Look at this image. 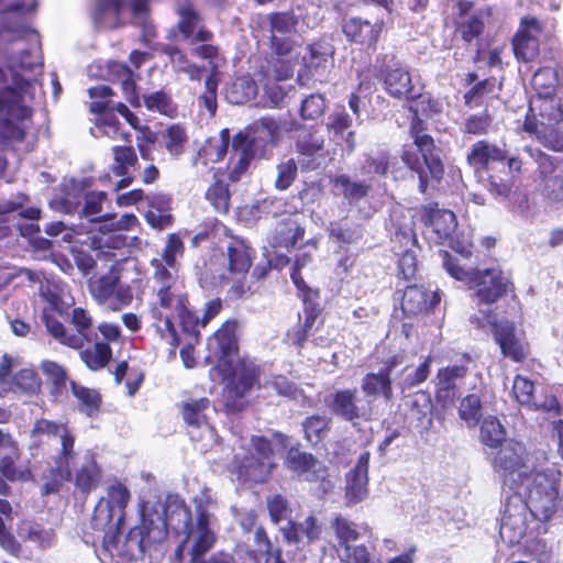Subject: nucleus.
<instances>
[{"instance_id":"48","label":"nucleus","mask_w":563,"mask_h":563,"mask_svg":"<svg viewBox=\"0 0 563 563\" xmlns=\"http://www.w3.org/2000/svg\"><path fill=\"white\" fill-rule=\"evenodd\" d=\"M539 117L540 124L547 128H553L563 122V104L561 99L553 95L539 98Z\"/></svg>"},{"instance_id":"44","label":"nucleus","mask_w":563,"mask_h":563,"mask_svg":"<svg viewBox=\"0 0 563 563\" xmlns=\"http://www.w3.org/2000/svg\"><path fill=\"white\" fill-rule=\"evenodd\" d=\"M428 291L418 285H409L401 297V310L406 317L428 313Z\"/></svg>"},{"instance_id":"35","label":"nucleus","mask_w":563,"mask_h":563,"mask_svg":"<svg viewBox=\"0 0 563 563\" xmlns=\"http://www.w3.org/2000/svg\"><path fill=\"white\" fill-rule=\"evenodd\" d=\"M40 368L45 376L52 400L60 402L65 398L71 380L66 367L55 361L43 360L40 363Z\"/></svg>"},{"instance_id":"15","label":"nucleus","mask_w":563,"mask_h":563,"mask_svg":"<svg viewBox=\"0 0 563 563\" xmlns=\"http://www.w3.org/2000/svg\"><path fill=\"white\" fill-rule=\"evenodd\" d=\"M485 316L501 355L515 363L525 362L530 354V344L525 339V333L518 331L516 323L509 319L497 320L490 311L486 312Z\"/></svg>"},{"instance_id":"49","label":"nucleus","mask_w":563,"mask_h":563,"mask_svg":"<svg viewBox=\"0 0 563 563\" xmlns=\"http://www.w3.org/2000/svg\"><path fill=\"white\" fill-rule=\"evenodd\" d=\"M479 440L494 451L508 439L506 438V429L500 421L496 417H488L481 424Z\"/></svg>"},{"instance_id":"19","label":"nucleus","mask_w":563,"mask_h":563,"mask_svg":"<svg viewBox=\"0 0 563 563\" xmlns=\"http://www.w3.org/2000/svg\"><path fill=\"white\" fill-rule=\"evenodd\" d=\"M543 24L536 16L526 15L520 19L519 27L512 36L511 46L518 62L531 63L540 54L539 36L543 33Z\"/></svg>"},{"instance_id":"50","label":"nucleus","mask_w":563,"mask_h":563,"mask_svg":"<svg viewBox=\"0 0 563 563\" xmlns=\"http://www.w3.org/2000/svg\"><path fill=\"white\" fill-rule=\"evenodd\" d=\"M131 494L128 487L120 481H114L107 488V498H104L108 506L118 511V522H124L125 508L130 503Z\"/></svg>"},{"instance_id":"2","label":"nucleus","mask_w":563,"mask_h":563,"mask_svg":"<svg viewBox=\"0 0 563 563\" xmlns=\"http://www.w3.org/2000/svg\"><path fill=\"white\" fill-rule=\"evenodd\" d=\"M466 162L475 174L486 175L487 189L497 198L510 195L523 166L519 156H510L506 148L487 140H478L471 146Z\"/></svg>"},{"instance_id":"53","label":"nucleus","mask_w":563,"mask_h":563,"mask_svg":"<svg viewBox=\"0 0 563 563\" xmlns=\"http://www.w3.org/2000/svg\"><path fill=\"white\" fill-rule=\"evenodd\" d=\"M218 86L219 77L217 66L213 65L205 80V91L198 97L199 107L205 108L210 117H214L218 110Z\"/></svg>"},{"instance_id":"22","label":"nucleus","mask_w":563,"mask_h":563,"mask_svg":"<svg viewBox=\"0 0 563 563\" xmlns=\"http://www.w3.org/2000/svg\"><path fill=\"white\" fill-rule=\"evenodd\" d=\"M333 48L324 42H313L307 46L302 66L298 73L299 80L324 81L333 66Z\"/></svg>"},{"instance_id":"33","label":"nucleus","mask_w":563,"mask_h":563,"mask_svg":"<svg viewBox=\"0 0 563 563\" xmlns=\"http://www.w3.org/2000/svg\"><path fill=\"white\" fill-rule=\"evenodd\" d=\"M231 141V134L228 128L222 129L218 137H208L199 147L194 158V165L207 167L209 164L221 162L228 154Z\"/></svg>"},{"instance_id":"23","label":"nucleus","mask_w":563,"mask_h":563,"mask_svg":"<svg viewBox=\"0 0 563 563\" xmlns=\"http://www.w3.org/2000/svg\"><path fill=\"white\" fill-rule=\"evenodd\" d=\"M324 402L332 415L353 424L369 419V410L360 405L356 388L336 389L324 399Z\"/></svg>"},{"instance_id":"24","label":"nucleus","mask_w":563,"mask_h":563,"mask_svg":"<svg viewBox=\"0 0 563 563\" xmlns=\"http://www.w3.org/2000/svg\"><path fill=\"white\" fill-rule=\"evenodd\" d=\"M377 77L383 81L384 89L390 97L408 101L416 98L411 75L398 62L382 64L378 68Z\"/></svg>"},{"instance_id":"32","label":"nucleus","mask_w":563,"mask_h":563,"mask_svg":"<svg viewBox=\"0 0 563 563\" xmlns=\"http://www.w3.org/2000/svg\"><path fill=\"white\" fill-rule=\"evenodd\" d=\"M111 151L113 154L111 172L114 176L121 178L114 187V190L119 191L129 187L134 181V177L130 174V168L137 165L139 158L132 145H115Z\"/></svg>"},{"instance_id":"40","label":"nucleus","mask_w":563,"mask_h":563,"mask_svg":"<svg viewBox=\"0 0 563 563\" xmlns=\"http://www.w3.org/2000/svg\"><path fill=\"white\" fill-rule=\"evenodd\" d=\"M69 388L73 396L77 399L79 412L89 418L96 417L99 413L102 396L97 389L80 385L76 380L69 382Z\"/></svg>"},{"instance_id":"59","label":"nucleus","mask_w":563,"mask_h":563,"mask_svg":"<svg viewBox=\"0 0 563 563\" xmlns=\"http://www.w3.org/2000/svg\"><path fill=\"white\" fill-rule=\"evenodd\" d=\"M316 464L317 460L311 453L295 448L289 449L285 460L286 467L299 475L310 472Z\"/></svg>"},{"instance_id":"21","label":"nucleus","mask_w":563,"mask_h":563,"mask_svg":"<svg viewBox=\"0 0 563 563\" xmlns=\"http://www.w3.org/2000/svg\"><path fill=\"white\" fill-rule=\"evenodd\" d=\"M97 329L103 341H96L91 347H86L79 353L82 363L92 372H98L108 366L113 354L110 344L121 338V329L115 323L101 322Z\"/></svg>"},{"instance_id":"4","label":"nucleus","mask_w":563,"mask_h":563,"mask_svg":"<svg viewBox=\"0 0 563 563\" xmlns=\"http://www.w3.org/2000/svg\"><path fill=\"white\" fill-rule=\"evenodd\" d=\"M14 87L0 88V151L9 148L14 143H22L26 139V129L21 121L32 118L33 111L24 104V92L30 81L21 75L13 76Z\"/></svg>"},{"instance_id":"46","label":"nucleus","mask_w":563,"mask_h":563,"mask_svg":"<svg viewBox=\"0 0 563 563\" xmlns=\"http://www.w3.org/2000/svg\"><path fill=\"white\" fill-rule=\"evenodd\" d=\"M19 534L24 541L37 544L40 548H48L55 540L53 529H46L36 521H23L19 527Z\"/></svg>"},{"instance_id":"14","label":"nucleus","mask_w":563,"mask_h":563,"mask_svg":"<svg viewBox=\"0 0 563 563\" xmlns=\"http://www.w3.org/2000/svg\"><path fill=\"white\" fill-rule=\"evenodd\" d=\"M472 364V355L464 352L454 364L438 368L434 378V398L441 408L449 409L455 405L460 383L468 375Z\"/></svg>"},{"instance_id":"29","label":"nucleus","mask_w":563,"mask_h":563,"mask_svg":"<svg viewBox=\"0 0 563 563\" xmlns=\"http://www.w3.org/2000/svg\"><path fill=\"white\" fill-rule=\"evenodd\" d=\"M241 135H233L231 141V152L227 163L228 179L231 183H238L249 172L252 163L258 155L247 146Z\"/></svg>"},{"instance_id":"52","label":"nucleus","mask_w":563,"mask_h":563,"mask_svg":"<svg viewBox=\"0 0 563 563\" xmlns=\"http://www.w3.org/2000/svg\"><path fill=\"white\" fill-rule=\"evenodd\" d=\"M558 84V71L549 66L540 67L531 78V86L539 98L554 95Z\"/></svg>"},{"instance_id":"13","label":"nucleus","mask_w":563,"mask_h":563,"mask_svg":"<svg viewBox=\"0 0 563 563\" xmlns=\"http://www.w3.org/2000/svg\"><path fill=\"white\" fill-rule=\"evenodd\" d=\"M250 444L251 451L243 456L239 465V474L247 482L263 484L276 467L273 444L264 435H252Z\"/></svg>"},{"instance_id":"51","label":"nucleus","mask_w":563,"mask_h":563,"mask_svg":"<svg viewBox=\"0 0 563 563\" xmlns=\"http://www.w3.org/2000/svg\"><path fill=\"white\" fill-rule=\"evenodd\" d=\"M162 141L173 157H179L184 154L185 145L188 142L186 129L179 123L172 124L162 134Z\"/></svg>"},{"instance_id":"26","label":"nucleus","mask_w":563,"mask_h":563,"mask_svg":"<svg viewBox=\"0 0 563 563\" xmlns=\"http://www.w3.org/2000/svg\"><path fill=\"white\" fill-rule=\"evenodd\" d=\"M402 361V355L394 354L383 362L377 373L365 374L361 384L363 393L368 397L380 396L390 401L394 397L391 373Z\"/></svg>"},{"instance_id":"25","label":"nucleus","mask_w":563,"mask_h":563,"mask_svg":"<svg viewBox=\"0 0 563 563\" xmlns=\"http://www.w3.org/2000/svg\"><path fill=\"white\" fill-rule=\"evenodd\" d=\"M383 29V18L369 21L361 16H353L342 24V32L349 42L372 51L376 49Z\"/></svg>"},{"instance_id":"55","label":"nucleus","mask_w":563,"mask_h":563,"mask_svg":"<svg viewBox=\"0 0 563 563\" xmlns=\"http://www.w3.org/2000/svg\"><path fill=\"white\" fill-rule=\"evenodd\" d=\"M459 416L468 428L476 427L482 419V401L479 396L468 394L463 397L459 406Z\"/></svg>"},{"instance_id":"20","label":"nucleus","mask_w":563,"mask_h":563,"mask_svg":"<svg viewBox=\"0 0 563 563\" xmlns=\"http://www.w3.org/2000/svg\"><path fill=\"white\" fill-rule=\"evenodd\" d=\"M269 24V44L277 56H289L297 46L294 40L298 19L294 12H272L267 16Z\"/></svg>"},{"instance_id":"18","label":"nucleus","mask_w":563,"mask_h":563,"mask_svg":"<svg viewBox=\"0 0 563 563\" xmlns=\"http://www.w3.org/2000/svg\"><path fill=\"white\" fill-rule=\"evenodd\" d=\"M89 291L99 305H107L112 311H119L129 306L133 300V294L129 286L120 284V277L106 274L90 282Z\"/></svg>"},{"instance_id":"36","label":"nucleus","mask_w":563,"mask_h":563,"mask_svg":"<svg viewBox=\"0 0 563 563\" xmlns=\"http://www.w3.org/2000/svg\"><path fill=\"white\" fill-rule=\"evenodd\" d=\"M42 390V379L32 368H21L8 380L5 387L0 390V396L13 394L16 396L34 397Z\"/></svg>"},{"instance_id":"58","label":"nucleus","mask_w":563,"mask_h":563,"mask_svg":"<svg viewBox=\"0 0 563 563\" xmlns=\"http://www.w3.org/2000/svg\"><path fill=\"white\" fill-rule=\"evenodd\" d=\"M178 319L181 330L185 334H188L191 339V343H198L200 336V328L201 327V318H199L195 311L190 309V303L185 305L184 308L175 311Z\"/></svg>"},{"instance_id":"41","label":"nucleus","mask_w":563,"mask_h":563,"mask_svg":"<svg viewBox=\"0 0 563 563\" xmlns=\"http://www.w3.org/2000/svg\"><path fill=\"white\" fill-rule=\"evenodd\" d=\"M219 174L220 168L213 174V181L207 188L205 198L217 212L227 214L231 208V192L229 185L219 177Z\"/></svg>"},{"instance_id":"17","label":"nucleus","mask_w":563,"mask_h":563,"mask_svg":"<svg viewBox=\"0 0 563 563\" xmlns=\"http://www.w3.org/2000/svg\"><path fill=\"white\" fill-rule=\"evenodd\" d=\"M452 4L453 12L445 16L444 23L452 24L454 33L467 45L478 41L485 32V21L481 13H473L474 2L471 0H448Z\"/></svg>"},{"instance_id":"34","label":"nucleus","mask_w":563,"mask_h":563,"mask_svg":"<svg viewBox=\"0 0 563 563\" xmlns=\"http://www.w3.org/2000/svg\"><path fill=\"white\" fill-rule=\"evenodd\" d=\"M148 209L144 217L153 229L164 230L174 223L172 197L167 194H153L146 197Z\"/></svg>"},{"instance_id":"60","label":"nucleus","mask_w":563,"mask_h":563,"mask_svg":"<svg viewBox=\"0 0 563 563\" xmlns=\"http://www.w3.org/2000/svg\"><path fill=\"white\" fill-rule=\"evenodd\" d=\"M305 439L312 445L320 443L329 430V421L320 415H311L302 421Z\"/></svg>"},{"instance_id":"12","label":"nucleus","mask_w":563,"mask_h":563,"mask_svg":"<svg viewBox=\"0 0 563 563\" xmlns=\"http://www.w3.org/2000/svg\"><path fill=\"white\" fill-rule=\"evenodd\" d=\"M467 288L473 291L477 306H493L508 294L515 292V284L501 268H473Z\"/></svg>"},{"instance_id":"37","label":"nucleus","mask_w":563,"mask_h":563,"mask_svg":"<svg viewBox=\"0 0 563 563\" xmlns=\"http://www.w3.org/2000/svg\"><path fill=\"white\" fill-rule=\"evenodd\" d=\"M464 86H471L463 95L464 104L466 107H479L483 99L496 93L499 90L497 79L494 76L478 80V75L475 71L467 73L463 78Z\"/></svg>"},{"instance_id":"31","label":"nucleus","mask_w":563,"mask_h":563,"mask_svg":"<svg viewBox=\"0 0 563 563\" xmlns=\"http://www.w3.org/2000/svg\"><path fill=\"white\" fill-rule=\"evenodd\" d=\"M420 222L432 228L439 239H445L454 230L456 217L451 210L440 209L438 202H429L420 209Z\"/></svg>"},{"instance_id":"57","label":"nucleus","mask_w":563,"mask_h":563,"mask_svg":"<svg viewBox=\"0 0 563 563\" xmlns=\"http://www.w3.org/2000/svg\"><path fill=\"white\" fill-rule=\"evenodd\" d=\"M511 394L519 405L528 408H537L534 402V383L531 379L519 374L516 375Z\"/></svg>"},{"instance_id":"8","label":"nucleus","mask_w":563,"mask_h":563,"mask_svg":"<svg viewBox=\"0 0 563 563\" xmlns=\"http://www.w3.org/2000/svg\"><path fill=\"white\" fill-rule=\"evenodd\" d=\"M22 451L16 439L9 432L0 429V515L12 517V506L7 499L11 495L8 482H25L32 476L29 468L18 466Z\"/></svg>"},{"instance_id":"10","label":"nucleus","mask_w":563,"mask_h":563,"mask_svg":"<svg viewBox=\"0 0 563 563\" xmlns=\"http://www.w3.org/2000/svg\"><path fill=\"white\" fill-rule=\"evenodd\" d=\"M43 321L48 334L59 344L79 351L85 350L86 344L91 342L90 332L93 319L90 312L82 307H75L69 313V324L74 331H69L63 322L51 313H43Z\"/></svg>"},{"instance_id":"3","label":"nucleus","mask_w":563,"mask_h":563,"mask_svg":"<svg viewBox=\"0 0 563 563\" xmlns=\"http://www.w3.org/2000/svg\"><path fill=\"white\" fill-rule=\"evenodd\" d=\"M44 435L59 437L62 445L55 460L56 466L49 471L51 478L44 484V494L48 495L59 492L63 483L71 476L70 463L76 455L75 435L65 423L45 418L36 419L30 432L29 450L33 456L42 449Z\"/></svg>"},{"instance_id":"28","label":"nucleus","mask_w":563,"mask_h":563,"mask_svg":"<svg viewBox=\"0 0 563 563\" xmlns=\"http://www.w3.org/2000/svg\"><path fill=\"white\" fill-rule=\"evenodd\" d=\"M371 453L363 452L355 466L346 474L344 499L346 506H354L363 501L368 493V466Z\"/></svg>"},{"instance_id":"30","label":"nucleus","mask_w":563,"mask_h":563,"mask_svg":"<svg viewBox=\"0 0 563 563\" xmlns=\"http://www.w3.org/2000/svg\"><path fill=\"white\" fill-rule=\"evenodd\" d=\"M124 522H118V511L101 497L97 503L91 517V527L95 530L103 531V547L109 550L110 545H115L117 533L120 532Z\"/></svg>"},{"instance_id":"64","label":"nucleus","mask_w":563,"mask_h":563,"mask_svg":"<svg viewBox=\"0 0 563 563\" xmlns=\"http://www.w3.org/2000/svg\"><path fill=\"white\" fill-rule=\"evenodd\" d=\"M325 111V98L321 93H311L300 104V117L303 120H317Z\"/></svg>"},{"instance_id":"62","label":"nucleus","mask_w":563,"mask_h":563,"mask_svg":"<svg viewBox=\"0 0 563 563\" xmlns=\"http://www.w3.org/2000/svg\"><path fill=\"white\" fill-rule=\"evenodd\" d=\"M277 176L274 186L279 191L287 190L298 177V164L290 157L276 165Z\"/></svg>"},{"instance_id":"6","label":"nucleus","mask_w":563,"mask_h":563,"mask_svg":"<svg viewBox=\"0 0 563 563\" xmlns=\"http://www.w3.org/2000/svg\"><path fill=\"white\" fill-rule=\"evenodd\" d=\"M217 369L225 382L223 390L224 406L228 412L243 411L245 399L255 387H260L262 369L253 360L240 357L235 362L219 363Z\"/></svg>"},{"instance_id":"7","label":"nucleus","mask_w":563,"mask_h":563,"mask_svg":"<svg viewBox=\"0 0 563 563\" xmlns=\"http://www.w3.org/2000/svg\"><path fill=\"white\" fill-rule=\"evenodd\" d=\"M227 275L221 280L230 283L225 298L228 301H238L247 298L252 291L247 283V274L253 266L255 250L246 240L232 235L223 253Z\"/></svg>"},{"instance_id":"45","label":"nucleus","mask_w":563,"mask_h":563,"mask_svg":"<svg viewBox=\"0 0 563 563\" xmlns=\"http://www.w3.org/2000/svg\"><path fill=\"white\" fill-rule=\"evenodd\" d=\"M176 13L179 18L177 22V30L181 34L184 40H188L194 36L195 31L200 27L202 23V16L197 11L195 4L190 0L184 1L176 9Z\"/></svg>"},{"instance_id":"38","label":"nucleus","mask_w":563,"mask_h":563,"mask_svg":"<svg viewBox=\"0 0 563 563\" xmlns=\"http://www.w3.org/2000/svg\"><path fill=\"white\" fill-rule=\"evenodd\" d=\"M211 408V400L208 397L188 398L179 405V412L184 422L195 429L208 426L207 412Z\"/></svg>"},{"instance_id":"27","label":"nucleus","mask_w":563,"mask_h":563,"mask_svg":"<svg viewBox=\"0 0 563 563\" xmlns=\"http://www.w3.org/2000/svg\"><path fill=\"white\" fill-rule=\"evenodd\" d=\"M239 322L236 319L225 320L209 339V351L217 358V364L233 361L239 353Z\"/></svg>"},{"instance_id":"9","label":"nucleus","mask_w":563,"mask_h":563,"mask_svg":"<svg viewBox=\"0 0 563 563\" xmlns=\"http://www.w3.org/2000/svg\"><path fill=\"white\" fill-rule=\"evenodd\" d=\"M527 505L534 516L543 521H549L559 511H563L560 481L552 472H537L527 483Z\"/></svg>"},{"instance_id":"56","label":"nucleus","mask_w":563,"mask_h":563,"mask_svg":"<svg viewBox=\"0 0 563 563\" xmlns=\"http://www.w3.org/2000/svg\"><path fill=\"white\" fill-rule=\"evenodd\" d=\"M333 184L342 188L343 196L350 201H358L365 198L371 190V185L365 181H351L345 174L335 176Z\"/></svg>"},{"instance_id":"39","label":"nucleus","mask_w":563,"mask_h":563,"mask_svg":"<svg viewBox=\"0 0 563 563\" xmlns=\"http://www.w3.org/2000/svg\"><path fill=\"white\" fill-rule=\"evenodd\" d=\"M330 529L339 547L343 549L344 552L351 551L354 548L352 543L356 542L363 536L360 531V526L341 514H336L332 517Z\"/></svg>"},{"instance_id":"1","label":"nucleus","mask_w":563,"mask_h":563,"mask_svg":"<svg viewBox=\"0 0 563 563\" xmlns=\"http://www.w3.org/2000/svg\"><path fill=\"white\" fill-rule=\"evenodd\" d=\"M408 107L411 113L408 134L412 144L401 147L400 159L411 176L417 178L418 191L427 195L438 191L445 176L443 151L428 132V123L420 113H439L440 106L429 95L416 92V98Z\"/></svg>"},{"instance_id":"11","label":"nucleus","mask_w":563,"mask_h":563,"mask_svg":"<svg viewBox=\"0 0 563 563\" xmlns=\"http://www.w3.org/2000/svg\"><path fill=\"white\" fill-rule=\"evenodd\" d=\"M157 301L151 307L150 313L154 325L163 339H168L170 345L178 346L180 341L173 321V316L165 313V310L177 311L189 305V296L178 283L166 286H158L156 291Z\"/></svg>"},{"instance_id":"16","label":"nucleus","mask_w":563,"mask_h":563,"mask_svg":"<svg viewBox=\"0 0 563 563\" xmlns=\"http://www.w3.org/2000/svg\"><path fill=\"white\" fill-rule=\"evenodd\" d=\"M235 135H241L243 142L250 146L257 155L258 161L269 159L273 150L282 141V124L271 115H264L250 123L243 131Z\"/></svg>"},{"instance_id":"42","label":"nucleus","mask_w":563,"mask_h":563,"mask_svg":"<svg viewBox=\"0 0 563 563\" xmlns=\"http://www.w3.org/2000/svg\"><path fill=\"white\" fill-rule=\"evenodd\" d=\"M432 399L427 390L416 391L410 400L409 417L417 427L428 428L432 423Z\"/></svg>"},{"instance_id":"47","label":"nucleus","mask_w":563,"mask_h":563,"mask_svg":"<svg viewBox=\"0 0 563 563\" xmlns=\"http://www.w3.org/2000/svg\"><path fill=\"white\" fill-rule=\"evenodd\" d=\"M101 479V468L95 460L84 463L75 474V486L81 494L88 495L96 489Z\"/></svg>"},{"instance_id":"54","label":"nucleus","mask_w":563,"mask_h":563,"mask_svg":"<svg viewBox=\"0 0 563 563\" xmlns=\"http://www.w3.org/2000/svg\"><path fill=\"white\" fill-rule=\"evenodd\" d=\"M296 150L303 156L319 155L324 148V139L318 130L311 128L302 131L296 139Z\"/></svg>"},{"instance_id":"5","label":"nucleus","mask_w":563,"mask_h":563,"mask_svg":"<svg viewBox=\"0 0 563 563\" xmlns=\"http://www.w3.org/2000/svg\"><path fill=\"white\" fill-rule=\"evenodd\" d=\"M489 463L504 487L516 495L538 472L530 466V453L526 444L516 439H508L489 454Z\"/></svg>"},{"instance_id":"61","label":"nucleus","mask_w":563,"mask_h":563,"mask_svg":"<svg viewBox=\"0 0 563 563\" xmlns=\"http://www.w3.org/2000/svg\"><path fill=\"white\" fill-rule=\"evenodd\" d=\"M212 40H213V33L209 29H207L205 25H200V27L198 29V31L196 32V34L194 36L192 42H201L202 44L199 46H196L192 49V54L202 59H208V60L218 58L219 47L209 43Z\"/></svg>"},{"instance_id":"63","label":"nucleus","mask_w":563,"mask_h":563,"mask_svg":"<svg viewBox=\"0 0 563 563\" xmlns=\"http://www.w3.org/2000/svg\"><path fill=\"white\" fill-rule=\"evenodd\" d=\"M144 106L150 111H157L165 115H172L176 111L172 97L163 91H155L143 96Z\"/></svg>"},{"instance_id":"43","label":"nucleus","mask_w":563,"mask_h":563,"mask_svg":"<svg viewBox=\"0 0 563 563\" xmlns=\"http://www.w3.org/2000/svg\"><path fill=\"white\" fill-rule=\"evenodd\" d=\"M150 545V527L142 523L131 528L126 533L124 553L130 559L143 558Z\"/></svg>"}]
</instances>
